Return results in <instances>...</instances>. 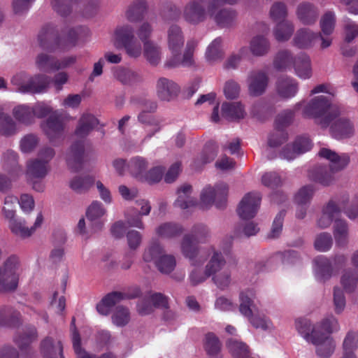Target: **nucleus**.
Listing matches in <instances>:
<instances>
[{"label": "nucleus", "mask_w": 358, "mask_h": 358, "mask_svg": "<svg viewBox=\"0 0 358 358\" xmlns=\"http://www.w3.org/2000/svg\"><path fill=\"white\" fill-rule=\"evenodd\" d=\"M294 151L292 155H287L286 152H284L283 156L287 160L294 159L299 155L303 154L311 149L312 144L308 138L299 137L296 139L293 144Z\"/></svg>", "instance_id": "obj_53"}, {"label": "nucleus", "mask_w": 358, "mask_h": 358, "mask_svg": "<svg viewBox=\"0 0 358 358\" xmlns=\"http://www.w3.org/2000/svg\"><path fill=\"white\" fill-rule=\"evenodd\" d=\"M203 346L208 355H215L220 352L222 343L214 333L208 332L203 336Z\"/></svg>", "instance_id": "obj_46"}, {"label": "nucleus", "mask_w": 358, "mask_h": 358, "mask_svg": "<svg viewBox=\"0 0 358 358\" xmlns=\"http://www.w3.org/2000/svg\"><path fill=\"white\" fill-rule=\"evenodd\" d=\"M228 194V185L225 183L217 184L215 187H205L200 195V206L202 208H208L213 204L221 208L225 203Z\"/></svg>", "instance_id": "obj_9"}, {"label": "nucleus", "mask_w": 358, "mask_h": 358, "mask_svg": "<svg viewBox=\"0 0 358 358\" xmlns=\"http://www.w3.org/2000/svg\"><path fill=\"white\" fill-rule=\"evenodd\" d=\"M301 114L306 118H313L322 127H327L332 120L331 117L334 115L332 108H338L336 106H331L328 99L324 96H317L309 101H301Z\"/></svg>", "instance_id": "obj_3"}, {"label": "nucleus", "mask_w": 358, "mask_h": 358, "mask_svg": "<svg viewBox=\"0 0 358 358\" xmlns=\"http://www.w3.org/2000/svg\"><path fill=\"white\" fill-rule=\"evenodd\" d=\"M75 318L71 321L72 342L74 351L77 355V358H94L87 353L80 346V337L78 331L76 329Z\"/></svg>", "instance_id": "obj_61"}, {"label": "nucleus", "mask_w": 358, "mask_h": 358, "mask_svg": "<svg viewBox=\"0 0 358 358\" xmlns=\"http://www.w3.org/2000/svg\"><path fill=\"white\" fill-rule=\"evenodd\" d=\"M220 6V4L213 5V13L210 15V19L222 28L234 26L237 19L236 12L228 8L219 9Z\"/></svg>", "instance_id": "obj_20"}, {"label": "nucleus", "mask_w": 358, "mask_h": 358, "mask_svg": "<svg viewBox=\"0 0 358 358\" xmlns=\"http://www.w3.org/2000/svg\"><path fill=\"white\" fill-rule=\"evenodd\" d=\"M206 252L210 255V258L205 266L206 274L212 277L226 266V259L220 250L213 246L206 248Z\"/></svg>", "instance_id": "obj_21"}, {"label": "nucleus", "mask_w": 358, "mask_h": 358, "mask_svg": "<svg viewBox=\"0 0 358 358\" xmlns=\"http://www.w3.org/2000/svg\"><path fill=\"white\" fill-rule=\"evenodd\" d=\"M358 275L355 271L348 269L342 273L340 282L347 293L353 292L356 289Z\"/></svg>", "instance_id": "obj_50"}, {"label": "nucleus", "mask_w": 358, "mask_h": 358, "mask_svg": "<svg viewBox=\"0 0 358 358\" xmlns=\"http://www.w3.org/2000/svg\"><path fill=\"white\" fill-rule=\"evenodd\" d=\"M268 74L262 70L250 71L247 78L248 94L251 96L257 97L264 94L268 86Z\"/></svg>", "instance_id": "obj_11"}, {"label": "nucleus", "mask_w": 358, "mask_h": 358, "mask_svg": "<svg viewBox=\"0 0 358 358\" xmlns=\"http://www.w3.org/2000/svg\"><path fill=\"white\" fill-rule=\"evenodd\" d=\"M294 31V25L291 21L282 20L275 26L273 34L277 41L285 42L289 40Z\"/></svg>", "instance_id": "obj_40"}, {"label": "nucleus", "mask_w": 358, "mask_h": 358, "mask_svg": "<svg viewBox=\"0 0 358 358\" xmlns=\"http://www.w3.org/2000/svg\"><path fill=\"white\" fill-rule=\"evenodd\" d=\"M332 112L335 113L331 117L332 124L330 127L332 136L339 140L352 137L355 133L353 123L345 117H340L339 108H332Z\"/></svg>", "instance_id": "obj_10"}, {"label": "nucleus", "mask_w": 358, "mask_h": 358, "mask_svg": "<svg viewBox=\"0 0 358 358\" xmlns=\"http://www.w3.org/2000/svg\"><path fill=\"white\" fill-rule=\"evenodd\" d=\"M94 180L90 176H76L69 181V187L77 194H85L89 191Z\"/></svg>", "instance_id": "obj_41"}, {"label": "nucleus", "mask_w": 358, "mask_h": 358, "mask_svg": "<svg viewBox=\"0 0 358 358\" xmlns=\"http://www.w3.org/2000/svg\"><path fill=\"white\" fill-rule=\"evenodd\" d=\"M211 278L213 282L222 290L227 289L232 282L231 272L229 268L226 267Z\"/></svg>", "instance_id": "obj_55"}, {"label": "nucleus", "mask_w": 358, "mask_h": 358, "mask_svg": "<svg viewBox=\"0 0 358 358\" xmlns=\"http://www.w3.org/2000/svg\"><path fill=\"white\" fill-rule=\"evenodd\" d=\"M146 8V3L144 0H136L133 1L125 11V17L130 22L138 20Z\"/></svg>", "instance_id": "obj_52"}, {"label": "nucleus", "mask_w": 358, "mask_h": 358, "mask_svg": "<svg viewBox=\"0 0 358 358\" xmlns=\"http://www.w3.org/2000/svg\"><path fill=\"white\" fill-rule=\"evenodd\" d=\"M249 50L255 57H263L271 50L270 41L265 36L257 34L250 39Z\"/></svg>", "instance_id": "obj_33"}, {"label": "nucleus", "mask_w": 358, "mask_h": 358, "mask_svg": "<svg viewBox=\"0 0 358 358\" xmlns=\"http://www.w3.org/2000/svg\"><path fill=\"white\" fill-rule=\"evenodd\" d=\"M49 171V164L38 158L31 159L27 163L26 175L31 180L44 178Z\"/></svg>", "instance_id": "obj_31"}, {"label": "nucleus", "mask_w": 358, "mask_h": 358, "mask_svg": "<svg viewBox=\"0 0 358 358\" xmlns=\"http://www.w3.org/2000/svg\"><path fill=\"white\" fill-rule=\"evenodd\" d=\"M41 352L43 358H64L61 342L50 337H47L41 341Z\"/></svg>", "instance_id": "obj_32"}, {"label": "nucleus", "mask_w": 358, "mask_h": 358, "mask_svg": "<svg viewBox=\"0 0 358 358\" xmlns=\"http://www.w3.org/2000/svg\"><path fill=\"white\" fill-rule=\"evenodd\" d=\"M106 209L103 205L98 201H94L87 208L85 215L89 221L96 224L101 222L103 224L100 220L106 214Z\"/></svg>", "instance_id": "obj_47"}, {"label": "nucleus", "mask_w": 358, "mask_h": 358, "mask_svg": "<svg viewBox=\"0 0 358 358\" xmlns=\"http://www.w3.org/2000/svg\"><path fill=\"white\" fill-rule=\"evenodd\" d=\"M97 124V119L91 114H83L80 117L74 134L75 141L66 155L67 164L72 171H78L81 168L85 147L84 138Z\"/></svg>", "instance_id": "obj_1"}, {"label": "nucleus", "mask_w": 358, "mask_h": 358, "mask_svg": "<svg viewBox=\"0 0 358 358\" xmlns=\"http://www.w3.org/2000/svg\"><path fill=\"white\" fill-rule=\"evenodd\" d=\"M143 55L152 66H157L162 58V48L154 41H145L143 44Z\"/></svg>", "instance_id": "obj_34"}, {"label": "nucleus", "mask_w": 358, "mask_h": 358, "mask_svg": "<svg viewBox=\"0 0 358 358\" xmlns=\"http://www.w3.org/2000/svg\"><path fill=\"white\" fill-rule=\"evenodd\" d=\"M35 65L39 71L46 73L57 71V59L44 52L36 56Z\"/></svg>", "instance_id": "obj_43"}, {"label": "nucleus", "mask_w": 358, "mask_h": 358, "mask_svg": "<svg viewBox=\"0 0 358 358\" xmlns=\"http://www.w3.org/2000/svg\"><path fill=\"white\" fill-rule=\"evenodd\" d=\"M180 250L182 255L189 259L193 266L202 265L206 259L203 253L206 252V248L201 250L199 246L193 243V240L189 235L183 237L180 244Z\"/></svg>", "instance_id": "obj_12"}, {"label": "nucleus", "mask_w": 358, "mask_h": 358, "mask_svg": "<svg viewBox=\"0 0 358 358\" xmlns=\"http://www.w3.org/2000/svg\"><path fill=\"white\" fill-rule=\"evenodd\" d=\"M224 55L222 39L217 37L208 45L205 52V58L208 63L214 64L221 61Z\"/></svg>", "instance_id": "obj_35"}, {"label": "nucleus", "mask_w": 358, "mask_h": 358, "mask_svg": "<svg viewBox=\"0 0 358 358\" xmlns=\"http://www.w3.org/2000/svg\"><path fill=\"white\" fill-rule=\"evenodd\" d=\"M296 16L299 20L304 24H313L317 17V11L309 3H300L296 9Z\"/></svg>", "instance_id": "obj_37"}, {"label": "nucleus", "mask_w": 358, "mask_h": 358, "mask_svg": "<svg viewBox=\"0 0 358 358\" xmlns=\"http://www.w3.org/2000/svg\"><path fill=\"white\" fill-rule=\"evenodd\" d=\"M319 155L328 159L331 164L329 166L317 167L312 171L310 177L313 181L323 186H328L335 180L334 173L343 169L348 164L350 157L347 154L338 155L327 148L321 149Z\"/></svg>", "instance_id": "obj_2"}, {"label": "nucleus", "mask_w": 358, "mask_h": 358, "mask_svg": "<svg viewBox=\"0 0 358 358\" xmlns=\"http://www.w3.org/2000/svg\"><path fill=\"white\" fill-rule=\"evenodd\" d=\"M222 115L228 120H234L243 118L245 112L240 102H224L222 105Z\"/></svg>", "instance_id": "obj_42"}, {"label": "nucleus", "mask_w": 358, "mask_h": 358, "mask_svg": "<svg viewBox=\"0 0 358 358\" xmlns=\"http://www.w3.org/2000/svg\"><path fill=\"white\" fill-rule=\"evenodd\" d=\"M313 271L316 279L320 282H326L333 275V268L330 260L324 256H318L314 259Z\"/></svg>", "instance_id": "obj_27"}, {"label": "nucleus", "mask_w": 358, "mask_h": 358, "mask_svg": "<svg viewBox=\"0 0 358 358\" xmlns=\"http://www.w3.org/2000/svg\"><path fill=\"white\" fill-rule=\"evenodd\" d=\"M43 222V215L38 213L32 227H28L27 222L22 218H12L9 220V227L11 231L17 236L27 238L31 236L36 229L39 228Z\"/></svg>", "instance_id": "obj_16"}, {"label": "nucleus", "mask_w": 358, "mask_h": 358, "mask_svg": "<svg viewBox=\"0 0 358 358\" xmlns=\"http://www.w3.org/2000/svg\"><path fill=\"white\" fill-rule=\"evenodd\" d=\"M303 103L298 102L292 108L279 114L276 118L275 124L278 128H282L289 125L294 120V113L301 109Z\"/></svg>", "instance_id": "obj_51"}, {"label": "nucleus", "mask_w": 358, "mask_h": 358, "mask_svg": "<svg viewBox=\"0 0 358 358\" xmlns=\"http://www.w3.org/2000/svg\"><path fill=\"white\" fill-rule=\"evenodd\" d=\"M13 114L19 122L29 124L34 122L32 108L26 105H20L13 108Z\"/></svg>", "instance_id": "obj_54"}, {"label": "nucleus", "mask_w": 358, "mask_h": 358, "mask_svg": "<svg viewBox=\"0 0 358 358\" xmlns=\"http://www.w3.org/2000/svg\"><path fill=\"white\" fill-rule=\"evenodd\" d=\"M11 83L21 93H41L48 87L50 78L44 74L29 76L27 73L21 71L13 76Z\"/></svg>", "instance_id": "obj_6"}, {"label": "nucleus", "mask_w": 358, "mask_h": 358, "mask_svg": "<svg viewBox=\"0 0 358 358\" xmlns=\"http://www.w3.org/2000/svg\"><path fill=\"white\" fill-rule=\"evenodd\" d=\"M275 93L280 99H289L296 96L299 91V83L290 76H282L275 83Z\"/></svg>", "instance_id": "obj_19"}, {"label": "nucleus", "mask_w": 358, "mask_h": 358, "mask_svg": "<svg viewBox=\"0 0 358 358\" xmlns=\"http://www.w3.org/2000/svg\"><path fill=\"white\" fill-rule=\"evenodd\" d=\"M155 265L161 273L165 274L170 273L176 266V258L173 255H167L164 252L162 257L156 262Z\"/></svg>", "instance_id": "obj_59"}, {"label": "nucleus", "mask_w": 358, "mask_h": 358, "mask_svg": "<svg viewBox=\"0 0 358 358\" xmlns=\"http://www.w3.org/2000/svg\"><path fill=\"white\" fill-rule=\"evenodd\" d=\"M295 328L308 343L320 331L317 324L313 326L310 320L303 318H298L295 320Z\"/></svg>", "instance_id": "obj_38"}, {"label": "nucleus", "mask_w": 358, "mask_h": 358, "mask_svg": "<svg viewBox=\"0 0 358 358\" xmlns=\"http://www.w3.org/2000/svg\"><path fill=\"white\" fill-rule=\"evenodd\" d=\"M294 58L291 51L282 50L279 51L274 59V67L279 71H286L292 67Z\"/></svg>", "instance_id": "obj_45"}, {"label": "nucleus", "mask_w": 358, "mask_h": 358, "mask_svg": "<svg viewBox=\"0 0 358 358\" xmlns=\"http://www.w3.org/2000/svg\"><path fill=\"white\" fill-rule=\"evenodd\" d=\"M358 348V332L349 331L343 341V353L346 355L356 356L355 352Z\"/></svg>", "instance_id": "obj_48"}, {"label": "nucleus", "mask_w": 358, "mask_h": 358, "mask_svg": "<svg viewBox=\"0 0 358 358\" xmlns=\"http://www.w3.org/2000/svg\"><path fill=\"white\" fill-rule=\"evenodd\" d=\"M213 4L210 0L206 9L203 5V0H192L184 8L182 16L186 22L198 24L204 22L213 13Z\"/></svg>", "instance_id": "obj_8"}, {"label": "nucleus", "mask_w": 358, "mask_h": 358, "mask_svg": "<svg viewBox=\"0 0 358 358\" xmlns=\"http://www.w3.org/2000/svg\"><path fill=\"white\" fill-rule=\"evenodd\" d=\"M18 199L13 195H7L3 199L2 212L4 217L8 220L15 217L16 203Z\"/></svg>", "instance_id": "obj_64"}, {"label": "nucleus", "mask_w": 358, "mask_h": 358, "mask_svg": "<svg viewBox=\"0 0 358 358\" xmlns=\"http://www.w3.org/2000/svg\"><path fill=\"white\" fill-rule=\"evenodd\" d=\"M315 348V353L320 358H329L336 348L335 340L330 335L319 331L309 342Z\"/></svg>", "instance_id": "obj_13"}, {"label": "nucleus", "mask_w": 358, "mask_h": 358, "mask_svg": "<svg viewBox=\"0 0 358 358\" xmlns=\"http://www.w3.org/2000/svg\"><path fill=\"white\" fill-rule=\"evenodd\" d=\"M341 210L338 204L334 201H329L322 208V214L317 220V224L320 228L329 227L332 221L338 220L341 215Z\"/></svg>", "instance_id": "obj_23"}, {"label": "nucleus", "mask_w": 358, "mask_h": 358, "mask_svg": "<svg viewBox=\"0 0 358 358\" xmlns=\"http://www.w3.org/2000/svg\"><path fill=\"white\" fill-rule=\"evenodd\" d=\"M182 231L181 227L171 222L163 223L156 229L157 234L163 238H173L180 235Z\"/></svg>", "instance_id": "obj_57"}, {"label": "nucleus", "mask_w": 358, "mask_h": 358, "mask_svg": "<svg viewBox=\"0 0 358 358\" xmlns=\"http://www.w3.org/2000/svg\"><path fill=\"white\" fill-rule=\"evenodd\" d=\"M334 236L337 245L343 246L348 241V227L343 220H336L334 225Z\"/></svg>", "instance_id": "obj_49"}, {"label": "nucleus", "mask_w": 358, "mask_h": 358, "mask_svg": "<svg viewBox=\"0 0 358 358\" xmlns=\"http://www.w3.org/2000/svg\"><path fill=\"white\" fill-rule=\"evenodd\" d=\"M20 273L19 258L15 255L8 257L0 269V291L14 290L17 286Z\"/></svg>", "instance_id": "obj_7"}, {"label": "nucleus", "mask_w": 358, "mask_h": 358, "mask_svg": "<svg viewBox=\"0 0 358 358\" xmlns=\"http://www.w3.org/2000/svg\"><path fill=\"white\" fill-rule=\"evenodd\" d=\"M196 45V42L194 41H189L187 43L186 50L184 52L182 59H181L180 56V52L175 55H172V57L167 59L165 65L167 67L175 68L179 66H191L193 61V49Z\"/></svg>", "instance_id": "obj_25"}, {"label": "nucleus", "mask_w": 358, "mask_h": 358, "mask_svg": "<svg viewBox=\"0 0 358 358\" xmlns=\"http://www.w3.org/2000/svg\"><path fill=\"white\" fill-rule=\"evenodd\" d=\"M38 338V333L35 327L27 326L17 331L13 336V342L20 350L27 349Z\"/></svg>", "instance_id": "obj_28"}, {"label": "nucleus", "mask_w": 358, "mask_h": 358, "mask_svg": "<svg viewBox=\"0 0 358 358\" xmlns=\"http://www.w3.org/2000/svg\"><path fill=\"white\" fill-rule=\"evenodd\" d=\"M192 187L191 185H182L177 191V199L174 201V206L181 210H188L197 205L196 199L192 195Z\"/></svg>", "instance_id": "obj_22"}, {"label": "nucleus", "mask_w": 358, "mask_h": 358, "mask_svg": "<svg viewBox=\"0 0 358 358\" xmlns=\"http://www.w3.org/2000/svg\"><path fill=\"white\" fill-rule=\"evenodd\" d=\"M18 155L13 150H8L3 155L2 167L8 172L13 180L17 179L23 173V169L17 162Z\"/></svg>", "instance_id": "obj_24"}, {"label": "nucleus", "mask_w": 358, "mask_h": 358, "mask_svg": "<svg viewBox=\"0 0 358 358\" xmlns=\"http://www.w3.org/2000/svg\"><path fill=\"white\" fill-rule=\"evenodd\" d=\"M111 42L117 49L124 48L130 57L138 58L142 54L141 44L136 38L130 24L117 26L112 34Z\"/></svg>", "instance_id": "obj_4"}, {"label": "nucleus", "mask_w": 358, "mask_h": 358, "mask_svg": "<svg viewBox=\"0 0 358 358\" xmlns=\"http://www.w3.org/2000/svg\"><path fill=\"white\" fill-rule=\"evenodd\" d=\"M261 196L259 193L247 194L241 200L238 208V214L241 218L248 220L255 216L260 206Z\"/></svg>", "instance_id": "obj_14"}, {"label": "nucleus", "mask_w": 358, "mask_h": 358, "mask_svg": "<svg viewBox=\"0 0 358 358\" xmlns=\"http://www.w3.org/2000/svg\"><path fill=\"white\" fill-rule=\"evenodd\" d=\"M333 305L336 314H341L345 310L346 299L343 291L338 286L333 289Z\"/></svg>", "instance_id": "obj_63"}, {"label": "nucleus", "mask_w": 358, "mask_h": 358, "mask_svg": "<svg viewBox=\"0 0 358 358\" xmlns=\"http://www.w3.org/2000/svg\"><path fill=\"white\" fill-rule=\"evenodd\" d=\"M136 210L137 215H129L127 216V223L129 227H136L141 229L144 228V224L141 220V216L148 215L151 210V206L148 201L145 199H138L136 201Z\"/></svg>", "instance_id": "obj_26"}, {"label": "nucleus", "mask_w": 358, "mask_h": 358, "mask_svg": "<svg viewBox=\"0 0 358 358\" xmlns=\"http://www.w3.org/2000/svg\"><path fill=\"white\" fill-rule=\"evenodd\" d=\"M39 143L38 137L33 134H27L20 141V148L23 153L33 152Z\"/></svg>", "instance_id": "obj_62"}, {"label": "nucleus", "mask_w": 358, "mask_h": 358, "mask_svg": "<svg viewBox=\"0 0 358 358\" xmlns=\"http://www.w3.org/2000/svg\"><path fill=\"white\" fill-rule=\"evenodd\" d=\"M317 327L320 332L324 331L327 335H330L340 329L338 319L332 315L324 317L320 322L317 323Z\"/></svg>", "instance_id": "obj_60"}, {"label": "nucleus", "mask_w": 358, "mask_h": 358, "mask_svg": "<svg viewBox=\"0 0 358 358\" xmlns=\"http://www.w3.org/2000/svg\"><path fill=\"white\" fill-rule=\"evenodd\" d=\"M320 34L309 28H299L294 33L292 43L293 46L301 50L312 48L318 40Z\"/></svg>", "instance_id": "obj_17"}, {"label": "nucleus", "mask_w": 358, "mask_h": 358, "mask_svg": "<svg viewBox=\"0 0 358 358\" xmlns=\"http://www.w3.org/2000/svg\"><path fill=\"white\" fill-rule=\"evenodd\" d=\"M164 252V250L160 244L153 242L145 250L143 259L145 262H153L155 264Z\"/></svg>", "instance_id": "obj_58"}, {"label": "nucleus", "mask_w": 358, "mask_h": 358, "mask_svg": "<svg viewBox=\"0 0 358 358\" xmlns=\"http://www.w3.org/2000/svg\"><path fill=\"white\" fill-rule=\"evenodd\" d=\"M255 294L252 290H245L240 294L239 310L247 317L250 324L256 329L271 331L274 327L271 320L264 315L253 314L256 310Z\"/></svg>", "instance_id": "obj_5"}, {"label": "nucleus", "mask_w": 358, "mask_h": 358, "mask_svg": "<svg viewBox=\"0 0 358 358\" xmlns=\"http://www.w3.org/2000/svg\"><path fill=\"white\" fill-rule=\"evenodd\" d=\"M292 67L295 74L301 79L306 80L313 74L311 59L306 53H301L294 58Z\"/></svg>", "instance_id": "obj_29"}, {"label": "nucleus", "mask_w": 358, "mask_h": 358, "mask_svg": "<svg viewBox=\"0 0 358 358\" xmlns=\"http://www.w3.org/2000/svg\"><path fill=\"white\" fill-rule=\"evenodd\" d=\"M113 74L117 80L124 85H132L141 80V77L138 73L124 67L120 66L117 68Z\"/></svg>", "instance_id": "obj_44"}, {"label": "nucleus", "mask_w": 358, "mask_h": 358, "mask_svg": "<svg viewBox=\"0 0 358 358\" xmlns=\"http://www.w3.org/2000/svg\"><path fill=\"white\" fill-rule=\"evenodd\" d=\"M41 127L49 141L55 143L62 138L64 132V124L59 115L54 113L43 121Z\"/></svg>", "instance_id": "obj_15"}, {"label": "nucleus", "mask_w": 358, "mask_h": 358, "mask_svg": "<svg viewBox=\"0 0 358 358\" xmlns=\"http://www.w3.org/2000/svg\"><path fill=\"white\" fill-rule=\"evenodd\" d=\"M138 121L143 124H147L152 128L148 131L143 142L150 140L157 132H159L162 127V120L154 116L150 115L145 111L141 112L138 116Z\"/></svg>", "instance_id": "obj_39"}, {"label": "nucleus", "mask_w": 358, "mask_h": 358, "mask_svg": "<svg viewBox=\"0 0 358 358\" xmlns=\"http://www.w3.org/2000/svg\"><path fill=\"white\" fill-rule=\"evenodd\" d=\"M184 43L185 37L181 28L176 24L171 25L167 31V44L171 54L178 53Z\"/></svg>", "instance_id": "obj_30"}, {"label": "nucleus", "mask_w": 358, "mask_h": 358, "mask_svg": "<svg viewBox=\"0 0 358 358\" xmlns=\"http://www.w3.org/2000/svg\"><path fill=\"white\" fill-rule=\"evenodd\" d=\"M226 347L234 358H252L248 345L235 338H229L226 342Z\"/></svg>", "instance_id": "obj_36"}, {"label": "nucleus", "mask_w": 358, "mask_h": 358, "mask_svg": "<svg viewBox=\"0 0 358 358\" xmlns=\"http://www.w3.org/2000/svg\"><path fill=\"white\" fill-rule=\"evenodd\" d=\"M111 319L114 325L119 327H124L130 321V312L126 307L117 306L112 313Z\"/></svg>", "instance_id": "obj_56"}, {"label": "nucleus", "mask_w": 358, "mask_h": 358, "mask_svg": "<svg viewBox=\"0 0 358 358\" xmlns=\"http://www.w3.org/2000/svg\"><path fill=\"white\" fill-rule=\"evenodd\" d=\"M180 92V87L173 80L162 77L156 83V94L163 101H171Z\"/></svg>", "instance_id": "obj_18"}]
</instances>
